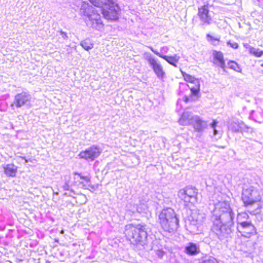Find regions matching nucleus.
Returning a JSON list of instances; mask_svg holds the SVG:
<instances>
[{"label": "nucleus", "mask_w": 263, "mask_h": 263, "mask_svg": "<svg viewBox=\"0 0 263 263\" xmlns=\"http://www.w3.org/2000/svg\"><path fill=\"white\" fill-rule=\"evenodd\" d=\"M234 217L235 214L229 204L222 202L214 210L212 220L213 221L218 220L220 223L234 226L233 221Z\"/></svg>", "instance_id": "f257e3e1"}, {"label": "nucleus", "mask_w": 263, "mask_h": 263, "mask_svg": "<svg viewBox=\"0 0 263 263\" xmlns=\"http://www.w3.org/2000/svg\"><path fill=\"white\" fill-rule=\"evenodd\" d=\"M124 233L127 239L134 245L144 243L147 236L145 226L140 224L126 225Z\"/></svg>", "instance_id": "f03ea898"}, {"label": "nucleus", "mask_w": 263, "mask_h": 263, "mask_svg": "<svg viewBox=\"0 0 263 263\" xmlns=\"http://www.w3.org/2000/svg\"><path fill=\"white\" fill-rule=\"evenodd\" d=\"M159 220L162 229L166 232L173 231L179 225V219L171 208L162 210L159 215Z\"/></svg>", "instance_id": "7ed1b4c3"}, {"label": "nucleus", "mask_w": 263, "mask_h": 263, "mask_svg": "<svg viewBox=\"0 0 263 263\" xmlns=\"http://www.w3.org/2000/svg\"><path fill=\"white\" fill-rule=\"evenodd\" d=\"M205 219V214L195 211H193L188 220L185 222L186 229L192 234L201 233L203 229V223Z\"/></svg>", "instance_id": "20e7f679"}, {"label": "nucleus", "mask_w": 263, "mask_h": 263, "mask_svg": "<svg viewBox=\"0 0 263 263\" xmlns=\"http://www.w3.org/2000/svg\"><path fill=\"white\" fill-rule=\"evenodd\" d=\"M261 197L258 190L254 185L246 184L242 186L241 199L246 208H249L260 201Z\"/></svg>", "instance_id": "39448f33"}, {"label": "nucleus", "mask_w": 263, "mask_h": 263, "mask_svg": "<svg viewBox=\"0 0 263 263\" xmlns=\"http://www.w3.org/2000/svg\"><path fill=\"white\" fill-rule=\"evenodd\" d=\"M120 11L119 6L114 0H104L101 6V13L108 20H118Z\"/></svg>", "instance_id": "423d86ee"}, {"label": "nucleus", "mask_w": 263, "mask_h": 263, "mask_svg": "<svg viewBox=\"0 0 263 263\" xmlns=\"http://www.w3.org/2000/svg\"><path fill=\"white\" fill-rule=\"evenodd\" d=\"M212 230L221 240L231 237L234 226L219 223V221H214Z\"/></svg>", "instance_id": "0eeeda50"}, {"label": "nucleus", "mask_w": 263, "mask_h": 263, "mask_svg": "<svg viewBox=\"0 0 263 263\" xmlns=\"http://www.w3.org/2000/svg\"><path fill=\"white\" fill-rule=\"evenodd\" d=\"M73 185L79 188L87 189L90 191L95 190L96 187L91 183L90 179L88 176H84L82 174L73 173Z\"/></svg>", "instance_id": "6e6552de"}, {"label": "nucleus", "mask_w": 263, "mask_h": 263, "mask_svg": "<svg viewBox=\"0 0 263 263\" xmlns=\"http://www.w3.org/2000/svg\"><path fill=\"white\" fill-rule=\"evenodd\" d=\"M101 148L97 145H93L81 151L78 155L81 159L92 161L97 158L101 154Z\"/></svg>", "instance_id": "1a4fd4ad"}, {"label": "nucleus", "mask_w": 263, "mask_h": 263, "mask_svg": "<svg viewBox=\"0 0 263 263\" xmlns=\"http://www.w3.org/2000/svg\"><path fill=\"white\" fill-rule=\"evenodd\" d=\"M32 97L27 92L23 91L15 95L13 104L17 107L20 108L23 106H30L31 105Z\"/></svg>", "instance_id": "9d476101"}, {"label": "nucleus", "mask_w": 263, "mask_h": 263, "mask_svg": "<svg viewBox=\"0 0 263 263\" xmlns=\"http://www.w3.org/2000/svg\"><path fill=\"white\" fill-rule=\"evenodd\" d=\"M181 72L184 80L190 82V84L188 86L191 90L192 95L197 96L200 91V83L199 80L182 71Z\"/></svg>", "instance_id": "9b49d317"}, {"label": "nucleus", "mask_w": 263, "mask_h": 263, "mask_svg": "<svg viewBox=\"0 0 263 263\" xmlns=\"http://www.w3.org/2000/svg\"><path fill=\"white\" fill-rule=\"evenodd\" d=\"M237 229L242 236L247 238H249L256 233V229L251 221L239 224Z\"/></svg>", "instance_id": "f8f14e48"}, {"label": "nucleus", "mask_w": 263, "mask_h": 263, "mask_svg": "<svg viewBox=\"0 0 263 263\" xmlns=\"http://www.w3.org/2000/svg\"><path fill=\"white\" fill-rule=\"evenodd\" d=\"M198 16L203 23L208 25L211 23L212 17L209 14L208 5H204L198 8Z\"/></svg>", "instance_id": "ddd939ff"}, {"label": "nucleus", "mask_w": 263, "mask_h": 263, "mask_svg": "<svg viewBox=\"0 0 263 263\" xmlns=\"http://www.w3.org/2000/svg\"><path fill=\"white\" fill-rule=\"evenodd\" d=\"M184 253L189 256H195L200 252V246L193 242H189L184 248Z\"/></svg>", "instance_id": "4468645a"}, {"label": "nucleus", "mask_w": 263, "mask_h": 263, "mask_svg": "<svg viewBox=\"0 0 263 263\" xmlns=\"http://www.w3.org/2000/svg\"><path fill=\"white\" fill-rule=\"evenodd\" d=\"M196 132H202L207 126L208 124L206 121L202 120L198 116H195L192 119L191 124Z\"/></svg>", "instance_id": "2eb2a0df"}, {"label": "nucleus", "mask_w": 263, "mask_h": 263, "mask_svg": "<svg viewBox=\"0 0 263 263\" xmlns=\"http://www.w3.org/2000/svg\"><path fill=\"white\" fill-rule=\"evenodd\" d=\"M195 116L190 112L184 111L179 120V123L182 125H191V122H192V119Z\"/></svg>", "instance_id": "dca6fc26"}, {"label": "nucleus", "mask_w": 263, "mask_h": 263, "mask_svg": "<svg viewBox=\"0 0 263 263\" xmlns=\"http://www.w3.org/2000/svg\"><path fill=\"white\" fill-rule=\"evenodd\" d=\"M213 63L219 66H224L225 65V60L223 53L217 50H213L212 52Z\"/></svg>", "instance_id": "f3484780"}, {"label": "nucleus", "mask_w": 263, "mask_h": 263, "mask_svg": "<svg viewBox=\"0 0 263 263\" xmlns=\"http://www.w3.org/2000/svg\"><path fill=\"white\" fill-rule=\"evenodd\" d=\"M4 173L8 177H14L17 173V167L13 164L4 166Z\"/></svg>", "instance_id": "a211bd4d"}, {"label": "nucleus", "mask_w": 263, "mask_h": 263, "mask_svg": "<svg viewBox=\"0 0 263 263\" xmlns=\"http://www.w3.org/2000/svg\"><path fill=\"white\" fill-rule=\"evenodd\" d=\"M185 190L191 200V203H195L197 201V190L193 187L187 186L184 189Z\"/></svg>", "instance_id": "6ab92c4d"}, {"label": "nucleus", "mask_w": 263, "mask_h": 263, "mask_svg": "<svg viewBox=\"0 0 263 263\" xmlns=\"http://www.w3.org/2000/svg\"><path fill=\"white\" fill-rule=\"evenodd\" d=\"M206 37L208 42L214 46L218 45L220 42V36H215L210 33L206 34Z\"/></svg>", "instance_id": "aec40b11"}, {"label": "nucleus", "mask_w": 263, "mask_h": 263, "mask_svg": "<svg viewBox=\"0 0 263 263\" xmlns=\"http://www.w3.org/2000/svg\"><path fill=\"white\" fill-rule=\"evenodd\" d=\"M251 221L249 220V216L247 213H239L237 217V222L238 225Z\"/></svg>", "instance_id": "412c9836"}, {"label": "nucleus", "mask_w": 263, "mask_h": 263, "mask_svg": "<svg viewBox=\"0 0 263 263\" xmlns=\"http://www.w3.org/2000/svg\"><path fill=\"white\" fill-rule=\"evenodd\" d=\"M178 197L185 203H191V200L188 193L183 189L180 190L178 193Z\"/></svg>", "instance_id": "4be33fe9"}, {"label": "nucleus", "mask_w": 263, "mask_h": 263, "mask_svg": "<svg viewBox=\"0 0 263 263\" xmlns=\"http://www.w3.org/2000/svg\"><path fill=\"white\" fill-rule=\"evenodd\" d=\"M217 124L218 122L216 120H214L212 123L210 124L211 127L212 128L213 131V135L216 139L220 138L222 135L221 132L216 128Z\"/></svg>", "instance_id": "5701e85b"}, {"label": "nucleus", "mask_w": 263, "mask_h": 263, "mask_svg": "<svg viewBox=\"0 0 263 263\" xmlns=\"http://www.w3.org/2000/svg\"><path fill=\"white\" fill-rule=\"evenodd\" d=\"M72 184H73V183H71L69 179L67 180V179L65 178V182L63 185L62 188L64 191H70L69 194L68 195L69 196H72L73 194H75L74 191L71 189Z\"/></svg>", "instance_id": "b1692460"}, {"label": "nucleus", "mask_w": 263, "mask_h": 263, "mask_svg": "<svg viewBox=\"0 0 263 263\" xmlns=\"http://www.w3.org/2000/svg\"><path fill=\"white\" fill-rule=\"evenodd\" d=\"M240 123L238 122H232L228 123V128L234 132H240Z\"/></svg>", "instance_id": "393cba45"}, {"label": "nucleus", "mask_w": 263, "mask_h": 263, "mask_svg": "<svg viewBox=\"0 0 263 263\" xmlns=\"http://www.w3.org/2000/svg\"><path fill=\"white\" fill-rule=\"evenodd\" d=\"M81 45L86 50H89L93 47V44L89 39H86L82 41Z\"/></svg>", "instance_id": "a878e982"}, {"label": "nucleus", "mask_w": 263, "mask_h": 263, "mask_svg": "<svg viewBox=\"0 0 263 263\" xmlns=\"http://www.w3.org/2000/svg\"><path fill=\"white\" fill-rule=\"evenodd\" d=\"M250 53L256 57H260L263 55V51L259 48L251 47L249 49Z\"/></svg>", "instance_id": "bb28decb"}, {"label": "nucleus", "mask_w": 263, "mask_h": 263, "mask_svg": "<svg viewBox=\"0 0 263 263\" xmlns=\"http://www.w3.org/2000/svg\"><path fill=\"white\" fill-rule=\"evenodd\" d=\"M153 70L157 76L160 79H163L165 76V72L163 70L162 67H152Z\"/></svg>", "instance_id": "cd10ccee"}, {"label": "nucleus", "mask_w": 263, "mask_h": 263, "mask_svg": "<svg viewBox=\"0 0 263 263\" xmlns=\"http://www.w3.org/2000/svg\"><path fill=\"white\" fill-rule=\"evenodd\" d=\"M163 58L165 59L170 64L175 66L176 63L178 61V59L176 56L167 57L164 56Z\"/></svg>", "instance_id": "c85d7f7f"}, {"label": "nucleus", "mask_w": 263, "mask_h": 263, "mask_svg": "<svg viewBox=\"0 0 263 263\" xmlns=\"http://www.w3.org/2000/svg\"><path fill=\"white\" fill-rule=\"evenodd\" d=\"M252 128L248 126L243 123H240V132H248V133H252Z\"/></svg>", "instance_id": "c756f323"}, {"label": "nucleus", "mask_w": 263, "mask_h": 263, "mask_svg": "<svg viewBox=\"0 0 263 263\" xmlns=\"http://www.w3.org/2000/svg\"><path fill=\"white\" fill-rule=\"evenodd\" d=\"M220 68L219 72L222 71V72L226 71V69L234 70L238 72H241V67H220Z\"/></svg>", "instance_id": "7c9ffc66"}, {"label": "nucleus", "mask_w": 263, "mask_h": 263, "mask_svg": "<svg viewBox=\"0 0 263 263\" xmlns=\"http://www.w3.org/2000/svg\"><path fill=\"white\" fill-rule=\"evenodd\" d=\"M248 184V186H250L251 185H254L255 182L253 181L252 179H249L248 177H246L243 178V186H245L246 184Z\"/></svg>", "instance_id": "2f4dec72"}, {"label": "nucleus", "mask_w": 263, "mask_h": 263, "mask_svg": "<svg viewBox=\"0 0 263 263\" xmlns=\"http://www.w3.org/2000/svg\"><path fill=\"white\" fill-rule=\"evenodd\" d=\"M93 6L97 7H101L103 2L101 0H88Z\"/></svg>", "instance_id": "473e14b6"}, {"label": "nucleus", "mask_w": 263, "mask_h": 263, "mask_svg": "<svg viewBox=\"0 0 263 263\" xmlns=\"http://www.w3.org/2000/svg\"><path fill=\"white\" fill-rule=\"evenodd\" d=\"M248 212L252 215H257L261 212V205L257 204L256 209L254 210H248Z\"/></svg>", "instance_id": "72a5a7b5"}, {"label": "nucleus", "mask_w": 263, "mask_h": 263, "mask_svg": "<svg viewBox=\"0 0 263 263\" xmlns=\"http://www.w3.org/2000/svg\"><path fill=\"white\" fill-rule=\"evenodd\" d=\"M202 263H219L217 260L213 257H210L208 259H205Z\"/></svg>", "instance_id": "f704fd0d"}, {"label": "nucleus", "mask_w": 263, "mask_h": 263, "mask_svg": "<svg viewBox=\"0 0 263 263\" xmlns=\"http://www.w3.org/2000/svg\"><path fill=\"white\" fill-rule=\"evenodd\" d=\"M227 44L233 49H237L238 48V44L236 42L231 43L230 41H229L227 42Z\"/></svg>", "instance_id": "c9c22d12"}, {"label": "nucleus", "mask_w": 263, "mask_h": 263, "mask_svg": "<svg viewBox=\"0 0 263 263\" xmlns=\"http://www.w3.org/2000/svg\"><path fill=\"white\" fill-rule=\"evenodd\" d=\"M61 34L64 37H67L66 33L62 31H60Z\"/></svg>", "instance_id": "e433bc0d"}, {"label": "nucleus", "mask_w": 263, "mask_h": 263, "mask_svg": "<svg viewBox=\"0 0 263 263\" xmlns=\"http://www.w3.org/2000/svg\"><path fill=\"white\" fill-rule=\"evenodd\" d=\"M88 16L89 17V18L90 20H93V19H94V20H97L98 19L97 18H93L92 17V15H91V14H89V15H88Z\"/></svg>", "instance_id": "4c0bfd02"}, {"label": "nucleus", "mask_w": 263, "mask_h": 263, "mask_svg": "<svg viewBox=\"0 0 263 263\" xmlns=\"http://www.w3.org/2000/svg\"><path fill=\"white\" fill-rule=\"evenodd\" d=\"M21 158H22L23 159L25 160L26 162H27L28 161L25 157H21Z\"/></svg>", "instance_id": "58836bf2"}, {"label": "nucleus", "mask_w": 263, "mask_h": 263, "mask_svg": "<svg viewBox=\"0 0 263 263\" xmlns=\"http://www.w3.org/2000/svg\"><path fill=\"white\" fill-rule=\"evenodd\" d=\"M189 99H188L187 97H185V102H188V101H189Z\"/></svg>", "instance_id": "ea45409f"}, {"label": "nucleus", "mask_w": 263, "mask_h": 263, "mask_svg": "<svg viewBox=\"0 0 263 263\" xmlns=\"http://www.w3.org/2000/svg\"><path fill=\"white\" fill-rule=\"evenodd\" d=\"M97 16H98V17L99 18L100 17L99 14V13H97Z\"/></svg>", "instance_id": "a19ab883"}, {"label": "nucleus", "mask_w": 263, "mask_h": 263, "mask_svg": "<svg viewBox=\"0 0 263 263\" xmlns=\"http://www.w3.org/2000/svg\"><path fill=\"white\" fill-rule=\"evenodd\" d=\"M46 263H51V262L50 261H49V260H47L46 261Z\"/></svg>", "instance_id": "79ce46f5"}]
</instances>
